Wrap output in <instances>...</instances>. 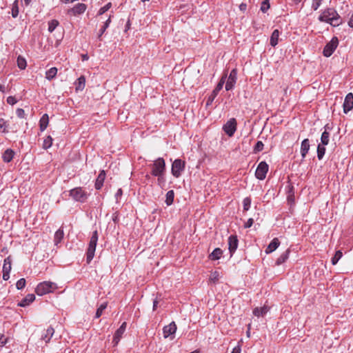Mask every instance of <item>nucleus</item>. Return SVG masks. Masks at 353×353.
<instances>
[{
	"label": "nucleus",
	"instance_id": "nucleus-1",
	"mask_svg": "<svg viewBox=\"0 0 353 353\" xmlns=\"http://www.w3.org/2000/svg\"><path fill=\"white\" fill-rule=\"evenodd\" d=\"M321 22L330 23L332 26H339L342 23V19L337 12L332 8L323 10L319 17Z\"/></svg>",
	"mask_w": 353,
	"mask_h": 353
},
{
	"label": "nucleus",
	"instance_id": "nucleus-2",
	"mask_svg": "<svg viewBox=\"0 0 353 353\" xmlns=\"http://www.w3.org/2000/svg\"><path fill=\"white\" fill-rule=\"evenodd\" d=\"M150 168H151V174L154 175H164L166 172L165 162V160L159 157L153 163L150 164Z\"/></svg>",
	"mask_w": 353,
	"mask_h": 353
},
{
	"label": "nucleus",
	"instance_id": "nucleus-3",
	"mask_svg": "<svg viewBox=\"0 0 353 353\" xmlns=\"http://www.w3.org/2000/svg\"><path fill=\"white\" fill-rule=\"evenodd\" d=\"M98 232L97 230L94 231L90 238L86 252V261L88 263H90L94 258L96 246L98 241Z\"/></svg>",
	"mask_w": 353,
	"mask_h": 353
},
{
	"label": "nucleus",
	"instance_id": "nucleus-4",
	"mask_svg": "<svg viewBox=\"0 0 353 353\" xmlns=\"http://www.w3.org/2000/svg\"><path fill=\"white\" fill-rule=\"evenodd\" d=\"M70 196L75 201L84 203L86 201L88 194L81 187H77L70 191Z\"/></svg>",
	"mask_w": 353,
	"mask_h": 353
},
{
	"label": "nucleus",
	"instance_id": "nucleus-5",
	"mask_svg": "<svg viewBox=\"0 0 353 353\" xmlns=\"http://www.w3.org/2000/svg\"><path fill=\"white\" fill-rule=\"evenodd\" d=\"M55 284L50 281H43L38 284L35 292L39 296H42L52 291Z\"/></svg>",
	"mask_w": 353,
	"mask_h": 353
},
{
	"label": "nucleus",
	"instance_id": "nucleus-6",
	"mask_svg": "<svg viewBox=\"0 0 353 353\" xmlns=\"http://www.w3.org/2000/svg\"><path fill=\"white\" fill-rule=\"evenodd\" d=\"M338 45L339 40L337 37H333L332 40L325 45L323 51V55L326 57H330L337 48Z\"/></svg>",
	"mask_w": 353,
	"mask_h": 353
},
{
	"label": "nucleus",
	"instance_id": "nucleus-7",
	"mask_svg": "<svg viewBox=\"0 0 353 353\" xmlns=\"http://www.w3.org/2000/svg\"><path fill=\"white\" fill-rule=\"evenodd\" d=\"M185 168V162L181 159H176L174 161L172 165L171 172L175 177H179L181 174V172Z\"/></svg>",
	"mask_w": 353,
	"mask_h": 353
},
{
	"label": "nucleus",
	"instance_id": "nucleus-8",
	"mask_svg": "<svg viewBox=\"0 0 353 353\" xmlns=\"http://www.w3.org/2000/svg\"><path fill=\"white\" fill-rule=\"evenodd\" d=\"M269 166L265 161H261L258 165L255 176L259 180H263L266 177V174L268 172Z\"/></svg>",
	"mask_w": 353,
	"mask_h": 353
},
{
	"label": "nucleus",
	"instance_id": "nucleus-9",
	"mask_svg": "<svg viewBox=\"0 0 353 353\" xmlns=\"http://www.w3.org/2000/svg\"><path fill=\"white\" fill-rule=\"evenodd\" d=\"M236 119L232 118L223 125V129L227 135L232 137L236 130Z\"/></svg>",
	"mask_w": 353,
	"mask_h": 353
},
{
	"label": "nucleus",
	"instance_id": "nucleus-10",
	"mask_svg": "<svg viewBox=\"0 0 353 353\" xmlns=\"http://www.w3.org/2000/svg\"><path fill=\"white\" fill-rule=\"evenodd\" d=\"M237 79V71L236 69H233L231 70L227 81L225 83V90H230L233 89Z\"/></svg>",
	"mask_w": 353,
	"mask_h": 353
},
{
	"label": "nucleus",
	"instance_id": "nucleus-11",
	"mask_svg": "<svg viewBox=\"0 0 353 353\" xmlns=\"http://www.w3.org/2000/svg\"><path fill=\"white\" fill-rule=\"evenodd\" d=\"M12 269V259L10 256H8L4 259L3 265V279L7 281L10 278V272Z\"/></svg>",
	"mask_w": 353,
	"mask_h": 353
},
{
	"label": "nucleus",
	"instance_id": "nucleus-12",
	"mask_svg": "<svg viewBox=\"0 0 353 353\" xmlns=\"http://www.w3.org/2000/svg\"><path fill=\"white\" fill-rule=\"evenodd\" d=\"M127 326L126 322H123L121 325L117 330L113 336L112 343L114 346H117L125 331Z\"/></svg>",
	"mask_w": 353,
	"mask_h": 353
},
{
	"label": "nucleus",
	"instance_id": "nucleus-13",
	"mask_svg": "<svg viewBox=\"0 0 353 353\" xmlns=\"http://www.w3.org/2000/svg\"><path fill=\"white\" fill-rule=\"evenodd\" d=\"M343 112L347 114L353 108V94L348 93L344 100L343 103Z\"/></svg>",
	"mask_w": 353,
	"mask_h": 353
},
{
	"label": "nucleus",
	"instance_id": "nucleus-14",
	"mask_svg": "<svg viewBox=\"0 0 353 353\" xmlns=\"http://www.w3.org/2000/svg\"><path fill=\"white\" fill-rule=\"evenodd\" d=\"M239 241L236 236L231 235L228 238V250L230 251V255L235 252L238 248Z\"/></svg>",
	"mask_w": 353,
	"mask_h": 353
},
{
	"label": "nucleus",
	"instance_id": "nucleus-15",
	"mask_svg": "<svg viewBox=\"0 0 353 353\" xmlns=\"http://www.w3.org/2000/svg\"><path fill=\"white\" fill-rule=\"evenodd\" d=\"M54 334V329L52 326H49L46 330H43L41 335V341L48 343L50 341Z\"/></svg>",
	"mask_w": 353,
	"mask_h": 353
},
{
	"label": "nucleus",
	"instance_id": "nucleus-16",
	"mask_svg": "<svg viewBox=\"0 0 353 353\" xmlns=\"http://www.w3.org/2000/svg\"><path fill=\"white\" fill-rule=\"evenodd\" d=\"M87 8V6L84 3H79L75 5L72 8L68 10V14L76 16L83 13Z\"/></svg>",
	"mask_w": 353,
	"mask_h": 353
},
{
	"label": "nucleus",
	"instance_id": "nucleus-17",
	"mask_svg": "<svg viewBox=\"0 0 353 353\" xmlns=\"http://www.w3.org/2000/svg\"><path fill=\"white\" fill-rule=\"evenodd\" d=\"M176 330V325L174 321L169 325H165L163 329V336L168 338V336L174 334Z\"/></svg>",
	"mask_w": 353,
	"mask_h": 353
},
{
	"label": "nucleus",
	"instance_id": "nucleus-18",
	"mask_svg": "<svg viewBox=\"0 0 353 353\" xmlns=\"http://www.w3.org/2000/svg\"><path fill=\"white\" fill-rule=\"evenodd\" d=\"M34 299L35 296L34 294H28L18 303V305L20 307H26L32 303Z\"/></svg>",
	"mask_w": 353,
	"mask_h": 353
},
{
	"label": "nucleus",
	"instance_id": "nucleus-19",
	"mask_svg": "<svg viewBox=\"0 0 353 353\" xmlns=\"http://www.w3.org/2000/svg\"><path fill=\"white\" fill-rule=\"evenodd\" d=\"M105 179V171L101 170L100 172V173L99 174V175L96 179V181H95L94 187L97 190H100L103 187Z\"/></svg>",
	"mask_w": 353,
	"mask_h": 353
},
{
	"label": "nucleus",
	"instance_id": "nucleus-20",
	"mask_svg": "<svg viewBox=\"0 0 353 353\" xmlns=\"http://www.w3.org/2000/svg\"><path fill=\"white\" fill-rule=\"evenodd\" d=\"M280 245V241L277 238H274L272 239V241L270 243V244L268 245L267 248L265 249V253L270 254L274 252L277 249V248Z\"/></svg>",
	"mask_w": 353,
	"mask_h": 353
},
{
	"label": "nucleus",
	"instance_id": "nucleus-21",
	"mask_svg": "<svg viewBox=\"0 0 353 353\" xmlns=\"http://www.w3.org/2000/svg\"><path fill=\"white\" fill-rule=\"evenodd\" d=\"M324 128L325 130L323 132L321 137V143L323 145H327L330 140V133L327 132V130H330L331 128L328 125H326Z\"/></svg>",
	"mask_w": 353,
	"mask_h": 353
},
{
	"label": "nucleus",
	"instance_id": "nucleus-22",
	"mask_svg": "<svg viewBox=\"0 0 353 353\" xmlns=\"http://www.w3.org/2000/svg\"><path fill=\"white\" fill-rule=\"evenodd\" d=\"M310 150V141L308 139H305L301 145V153L302 159H304Z\"/></svg>",
	"mask_w": 353,
	"mask_h": 353
},
{
	"label": "nucleus",
	"instance_id": "nucleus-23",
	"mask_svg": "<svg viewBox=\"0 0 353 353\" xmlns=\"http://www.w3.org/2000/svg\"><path fill=\"white\" fill-rule=\"evenodd\" d=\"M14 152L12 149H7L2 154V159L5 163L10 162L14 156Z\"/></svg>",
	"mask_w": 353,
	"mask_h": 353
},
{
	"label": "nucleus",
	"instance_id": "nucleus-24",
	"mask_svg": "<svg viewBox=\"0 0 353 353\" xmlns=\"http://www.w3.org/2000/svg\"><path fill=\"white\" fill-rule=\"evenodd\" d=\"M269 311V307L268 306H263L262 307H256L253 310V314L254 316L259 317L263 316L267 312Z\"/></svg>",
	"mask_w": 353,
	"mask_h": 353
},
{
	"label": "nucleus",
	"instance_id": "nucleus-25",
	"mask_svg": "<svg viewBox=\"0 0 353 353\" xmlns=\"http://www.w3.org/2000/svg\"><path fill=\"white\" fill-rule=\"evenodd\" d=\"M48 122H49V118H48V115L47 114H44L40 121H39V128H40V130L41 132L44 131L48 125Z\"/></svg>",
	"mask_w": 353,
	"mask_h": 353
},
{
	"label": "nucleus",
	"instance_id": "nucleus-26",
	"mask_svg": "<svg viewBox=\"0 0 353 353\" xmlns=\"http://www.w3.org/2000/svg\"><path fill=\"white\" fill-rule=\"evenodd\" d=\"M289 254L290 250L288 249L279 256V258L276 259V264L277 265H280L285 263L286 260L289 258Z\"/></svg>",
	"mask_w": 353,
	"mask_h": 353
},
{
	"label": "nucleus",
	"instance_id": "nucleus-27",
	"mask_svg": "<svg viewBox=\"0 0 353 353\" xmlns=\"http://www.w3.org/2000/svg\"><path fill=\"white\" fill-rule=\"evenodd\" d=\"M279 34V30H274L272 33L270 43L272 47H275L278 44Z\"/></svg>",
	"mask_w": 353,
	"mask_h": 353
},
{
	"label": "nucleus",
	"instance_id": "nucleus-28",
	"mask_svg": "<svg viewBox=\"0 0 353 353\" xmlns=\"http://www.w3.org/2000/svg\"><path fill=\"white\" fill-rule=\"evenodd\" d=\"M223 254V251L220 248H215L213 252L209 255V259L212 261L219 259Z\"/></svg>",
	"mask_w": 353,
	"mask_h": 353
},
{
	"label": "nucleus",
	"instance_id": "nucleus-29",
	"mask_svg": "<svg viewBox=\"0 0 353 353\" xmlns=\"http://www.w3.org/2000/svg\"><path fill=\"white\" fill-rule=\"evenodd\" d=\"M76 90H83L85 85V78L84 76H81L79 77L75 82Z\"/></svg>",
	"mask_w": 353,
	"mask_h": 353
},
{
	"label": "nucleus",
	"instance_id": "nucleus-30",
	"mask_svg": "<svg viewBox=\"0 0 353 353\" xmlns=\"http://www.w3.org/2000/svg\"><path fill=\"white\" fill-rule=\"evenodd\" d=\"M57 74V68L56 67H52L48 70L46 72V78L50 81L53 79Z\"/></svg>",
	"mask_w": 353,
	"mask_h": 353
},
{
	"label": "nucleus",
	"instance_id": "nucleus-31",
	"mask_svg": "<svg viewBox=\"0 0 353 353\" xmlns=\"http://www.w3.org/2000/svg\"><path fill=\"white\" fill-rule=\"evenodd\" d=\"M227 78V75L225 74L223 75L221 80L219 81V82L218 83V84L216 85V88L213 90V92L216 93L218 94V93L219 92V91L223 88V86L225 82V79Z\"/></svg>",
	"mask_w": 353,
	"mask_h": 353
},
{
	"label": "nucleus",
	"instance_id": "nucleus-32",
	"mask_svg": "<svg viewBox=\"0 0 353 353\" xmlns=\"http://www.w3.org/2000/svg\"><path fill=\"white\" fill-rule=\"evenodd\" d=\"M8 127L9 124L8 122L3 118L0 119V132L2 133H8Z\"/></svg>",
	"mask_w": 353,
	"mask_h": 353
},
{
	"label": "nucleus",
	"instance_id": "nucleus-33",
	"mask_svg": "<svg viewBox=\"0 0 353 353\" xmlns=\"http://www.w3.org/2000/svg\"><path fill=\"white\" fill-rule=\"evenodd\" d=\"M165 203L167 205H170L174 201V192L173 190H169L166 193Z\"/></svg>",
	"mask_w": 353,
	"mask_h": 353
},
{
	"label": "nucleus",
	"instance_id": "nucleus-34",
	"mask_svg": "<svg viewBox=\"0 0 353 353\" xmlns=\"http://www.w3.org/2000/svg\"><path fill=\"white\" fill-rule=\"evenodd\" d=\"M64 233L62 229H59L54 234V243L56 245L59 243L63 238Z\"/></svg>",
	"mask_w": 353,
	"mask_h": 353
},
{
	"label": "nucleus",
	"instance_id": "nucleus-35",
	"mask_svg": "<svg viewBox=\"0 0 353 353\" xmlns=\"http://www.w3.org/2000/svg\"><path fill=\"white\" fill-rule=\"evenodd\" d=\"M19 1L18 0H15L12 3V16L13 18H16L19 14Z\"/></svg>",
	"mask_w": 353,
	"mask_h": 353
},
{
	"label": "nucleus",
	"instance_id": "nucleus-36",
	"mask_svg": "<svg viewBox=\"0 0 353 353\" xmlns=\"http://www.w3.org/2000/svg\"><path fill=\"white\" fill-rule=\"evenodd\" d=\"M325 153V145L321 144L318 145L317 147V157L319 160H321Z\"/></svg>",
	"mask_w": 353,
	"mask_h": 353
},
{
	"label": "nucleus",
	"instance_id": "nucleus-37",
	"mask_svg": "<svg viewBox=\"0 0 353 353\" xmlns=\"http://www.w3.org/2000/svg\"><path fill=\"white\" fill-rule=\"evenodd\" d=\"M107 305L108 303L106 302L103 303L102 304L100 305V306L97 310L95 318L98 319L102 315L104 310L107 307Z\"/></svg>",
	"mask_w": 353,
	"mask_h": 353
},
{
	"label": "nucleus",
	"instance_id": "nucleus-38",
	"mask_svg": "<svg viewBox=\"0 0 353 353\" xmlns=\"http://www.w3.org/2000/svg\"><path fill=\"white\" fill-rule=\"evenodd\" d=\"M59 21L56 19H52L48 22V31L52 32L58 26Z\"/></svg>",
	"mask_w": 353,
	"mask_h": 353
},
{
	"label": "nucleus",
	"instance_id": "nucleus-39",
	"mask_svg": "<svg viewBox=\"0 0 353 353\" xmlns=\"http://www.w3.org/2000/svg\"><path fill=\"white\" fill-rule=\"evenodd\" d=\"M343 256V253L340 250H338L336 252L334 256L332 258V265H336L338 261H339V259L342 257Z\"/></svg>",
	"mask_w": 353,
	"mask_h": 353
},
{
	"label": "nucleus",
	"instance_id": "nucleus-40",
	"mask_svg": "<svg viewBox=\"0 0 353 353\" xmlns=\"http://www.w3.org/2000/svg\"><path fill=\"white\" fill-rule=\"evenodd\" d=\"M111 20L110 18L108 19L104 23L103 26L101 27V28L99 30V33L98 35V37L100 39L102 34L105 32L106 29L108 28L110 23Z\"/></svg>",
	"mask_w": 353,
	"mask_h": 353
},
{
	"label": "nucleus",
	"instance_id": "nucleus-41",
	"mask_svg": "<svg viewBox=\"0 0 353 353\" xmlns=\"http://www.w3.org/2000/svg\"><path fill=\"white\" fill-rule=\"evenodd\" d=\"M263 147H264L263 143L261 141H258L254 147L253 152L254 154H256V153L262 151L263 149Z\"/></svg>",
	"mask_w": 353,
	"mask_h": 353
},
{
	"label": "nucleus",
	"instance_id": "nucleus-42",
	"mask_svg": "<svg viewBox=\"0 0 353 353\" xmlns=\"http://www.w3.org/2000/svg\"><path fill=\"white\" fill-rule=\"evenodd\" d=\"M17 65L21 70H23L26 67V61L24 58L19 56L17 58Z\"/></svg>",
	"mask_w": 353,
	"mask_h": 353
},
{
	"label": "nucleus",
	"instance_id": "nucleus-43",
	"mask_svg": "<svg viewBox=\"0 0 353 353\" xmlns=\"http://www.w3.org/2000/svg\"><path fill=\"white\" fill-rule=\"evenodd\" d=\"M243 210L248 211L251 206V199L250 197H245L243 201Z\"/></svg>",
	"mask_w": 353,
	"mask_h": 353
},
{
	"label": "nucleus",
	"instance_id": "nucleus-44",
	"mask_svg": "<svg viewBox=\"0 0 353 353\" xmlns=\"http://www.w3.org/2000/svg\"><path fill=\"white\" fill-rule=\"evenodd\" d=\"M52 145V139L50 136L47 137L43 141V148L48 149Z\"/></svg>",
	"mask_w": 353,
	"mask_h": 353
},
{
	"label": "nucleus",
	"instance_id": "nucleus-45",
	"mask_svg": "<svg viewBox=\"0 0 353 353\" xmlns=\"http://www.w3.org/2000/svg\"><path fill=\"white\" fill-rule=\"evenodd\" d=\"M26 279L22 278V279H20L16 283V287L18 290H22L23 288H25L26 286Z\"/></svg>",
	"mask_w": 353,
	"mask_h": 353
},
{
	"label": "nucleus",
	"instance_id": "nucleus-46",
	"mask_svg": "<svg viewBox=\"0 0 353 353\" xmlns=\"http://www.w3.org/2000/svg\"><path fill=\"white\" fill-rule=\"evenodd\" d=\"M269 8H270V4L268 2V0H264L262 2L261 6V10L263 12H265Z\"/></svg>",
	"mask_w": 353,
	"mask_h": 353
},
{
	"label": "nucleus",
	"instance_id": "nucleus-47",
	"mask_svg": "<svg viewBox=\"0 0 353 353\" xmlns=\"http://www.w3.org/2000/svg\"><path fill=\"white\" fill-rule=\"evenodd\" d=\"M112 3H108L106 5H105L103 7L101 8L99 10V14H103L105 12H107L110 8H111Z\"/></svg>",
	"mask_w": 353,
	"mask_h": 353
},
{
	"label": "nucleus",
	"instance_id": "nucleus-48",
	"mask_svg": "<svg viewBox=\"0 0 353 353\" xmlns=\"http://www.w3.org/2000/svg\"><path fill=\"white\" fill-rule=\"evenodd\" d=\"M216 96H217V94L212 91V93L210 94V96L208 98L206 105H211Z\"/></svg>",
	"mask_w": 353,
	"mask_h": 353
},
{
	"label": "nucleus",
	"instance_id": "nucleus-49",
	"mask_svg": "<svg viewBox=\"0 0 353 353\" xmlns=\"http://www.w3.org/2000/svg\"><path fill=\"white\" fill-rule=\"evenodd\" d=\"M219 273L218 272L215 271L211 274L210 279L213 283H216L219 280Z\"/></svg>",
	"mask_w": 353,
	"mask_h": 353
},
{
	"label": "nucleus",
	"instance_id": "nucleus-50",
	"mask_svg": "<svg viewBox=\"0 0 353 353\" xmlns=\"http://www.w3.org/2000/svg\"><path fill=\"white\" fill-rule=\"evenodd\" d=\"M17 116L19 118L23 119L26 117L25 111L22 108H17L16 110Z\"/></svg>",
	"mask_w": 353,
	"mask_h": 353
},
{
	"label": "nucleus",
	"instance_id": "nucleus-51",
	"mask_svg": "<svg viewBox=\"0 0 353 353\" xmlns=\"http://www.w3.org/2000/svg\"><path fill=\"white\" fill-rule=\"evenodd\" d=\"M17 101V99L14 97L10 96L7 98V103L11 105H14Z\"/></svg>",
	"mask_w": 353,
	"mask_h": 353
},
{
	"label": "nucleus",
	"instance_id": "nucleus-52",
	"mask_svg": "<svg viewBox=\"0 0 353 353\" xmlns=\"http://www.w3.org/2000/svg\"><path fill=\"white\" fill-rule=\"evenodd\" d=\"M154 176L157 177L158 185L161 186L165 183L164 175H154Z\"/></svg>",
	"mask_w": 353,
	"mask_h": 353
},
{
	"label": "nucleus",
	"instance_id": "nucleus-53",
	"mask_svg": "<svg viewBox=\"0 0 353 353\" xmlns=\"http://www.w3.org/2000/svg\"><path fill=\"white\" fill-rule=\"evenodd\" d=\"M321 2L322 1H319L318 0H313V3H312V8L314 10H316L319 8V6H321Z\"/></svg>",
	"mask_w": 353,
	"mask_h": 353
},
{
	"label": "nucleus",
	"instance_id": "nucleus-54",
	"mask_svg": "<svg viewBox=\"0 0 353 353\" xmlns=\"http://www.w3.org/2000/svg\"><path fill=\"white\" fill-rule=\"evenodd\" d=\"M8 343V339L4 338L3 334H0V346L3 347Z\"/></svg>",
	"mask_w": 353,
	"mask_h": 353
},
{
	"label": "nucleus",
	"instance_id": "nucleus-55",
	"mask_svg": "<svg viewBox=\"0 0 353 353\" xmlns=\"http://www.w3.org/2000/svg\"><path fill=\"white\" fill-rule=\"evenodd\" d=\"M253 223H254V220L252 218H250L247 222L245 223L244 224V228H249L250 227H252V225H253Z\"/></svg>",
	"mask_w": 353,
	"mask_h": 353
},
{
	"label": "nucleus",
	"instance_id": "nucleus-56",
	"mask_svg": "<svg viewBox=\"0 0 353 353\" xmlns=\"http://www.w3.org/2000/svg\"><path fill=\"white\" fill-rule=\"evenodd\" d=\"M241 349L240 345L234 347L231 353H241Z\"/></svg>",
	"mask_w": 353,
	"mask_h": 353
},
{
	"label": "nucleus",
	"instance_id": "nucleus-57",
	"mask_svg": "<svg viewBox=\"0 0 353 353\" xmlns=\"http://www.w3.org/2000/svg\"><path fill=\"white\" fill-rule=\"evenodd\" d=\"M122 194H123L122 190L121 188L118 189V190L117 191V192L115 194L116 199H118L119 197H121Z\"/></svg>",
	"mask_w": 353,
	"mask_h": 353
},
{
	"label": "nucleus",
	"instance_id": "nucleus-58",
	"mask_svg": "<svg viewBox=\"0 0 353 353\" xmlns=\"http://www.w3.org/2000/svg\"><path fill=\"white\" fill-rule=\"evenodd\" d=\"M348 26L351 28H353V14L351 15L350 20L348 21Z\"/></svg>",
	"mask_w": 353,
	"mask_h": 353
},
{
	"label": "nucleus",
	"instance_id": "nucleus-59",
	"mask_svg": "<svg viewBox=\"0 0 353 353\" xmlns=\"http://www.w3.org/2000/svg\"><path fill=\"white\" fill-rule=\"evenodd\" d=\"M81 59H82V61H87V60H88L89 57L87 54H81Z\"/></svg>",
	"mask_w": 353,
	"mask_h": 353
},
{
	"label": "nucleus",
	"instance_id": "nucleus-60",
	"mask_svg": "<svg viewBox=\"0 0 353 353\" xmlns=\"http://www.w3.org/2000/svg\"><path fill=\"white\" fill-rule=\"evenodd\" d=\"M246 4L245 3H241L239 6L241 10H245L246 9Z\"/></svg>",
	"mask_w": 353,
	"mask_h": 353
},
{
	"label": "nucleus",
	"instance_id": "nucleus-61",
	"mask_svg": "<svg viewBox=\"0 0 353 353\" xmlns=\"http://www.w3.org/2000/svg\"><path fill=\"white\" fill-rule=\"evenodd\" d=\"M157 305H158V301L154 300L153 302V310H155L157 309Z\"/></svg>",
	"mask_w": 353,
	"mask_h": 353
},
{
	"label": "nucleus",
	"instance_id": "nucleus-62",
	"mask_svg": "<svg viewBox=\"0 0 353 353\" xmlns=\"http://www.w3.org/2000/svg\"><path fill=\"white\" fill-rule=\"evenodd\" d=\"M0 92L4 93L6 92V88L3 85L0 84Z\"/></svg>",
	"mask_w": 353,
	"mask_h": 353
},
{
	"label": "nucleus",
	"instance_id": "nucleus-63",
	"mask_svg": "<svg viewBox=\"0 0 353 353\" xmlns=\"http://www.w3.org/2000/svg\"><path fill=\"white\" fill-rule=\"evenodd\" d=\"M26 6H28L32 0H23Z\"/></svg>",
	"mask_w": 353,
	"mask_h": 353
},
{
	"label": "nucleus",
	"instance_id": "nucleus-64",
	"mask_svg": "<svg viewBox=\"0 0 353 353\" xmlns=\"http://www.w3.org/2000/svg\"><path fill=\"white\" fill-rule=\"evenodd\" d=\"M319 1H323V0H318Z\"/></svg>",
	"mask_w": 353,
	"mask_h": 353
}]
</instances>
